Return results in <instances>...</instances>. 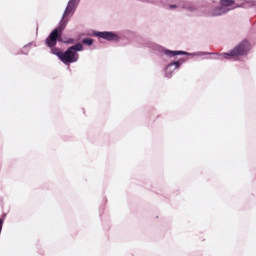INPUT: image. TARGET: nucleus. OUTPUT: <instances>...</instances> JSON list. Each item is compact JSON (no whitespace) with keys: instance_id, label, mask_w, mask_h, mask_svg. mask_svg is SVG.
Listing matches in <instances>:
<instances>
[{"instance_id":"1","label":"nucleus","mask_w":256,"mask_h":256,"mask_svg":"<svg viewBox=\"0 0 256 256\" xmlns=\"http://www.w3.org/2000/svg\"><path fill=\"white\" fill-rule=\"evenodd\" d=\"M77 5H79V0H69L62 16L61 25L54 29L45 41L47 47H55V45H57V41H61V33L63 29H65V26L69 21V17H72L73 13H75Z\"/></svg>"},{"instance_id":"2","label":"nucleus","mask_w":256,"mask_h":256,"mask_svg":"<svg viewBox=\"0 0 256 256\" xmlns=\"http://www.w3.org/2000/svg\"><path fill=\"white\" fill-rule=\"evenodd\" d=\"M77 51H83V44L78 43L73 45L68 48L66 52H57V57H59L60 61H62V63L65 65L75 63L79 59V54Z\"/></svg>"},{"instance_id":"3","label":"nucleus","mask_w":256,"mask_h":256,"mask_svg":"<svg viewBox=\"0 0 256 256\" xmlns=\"http://www.w3.org/2000/svg\"><path fill=\"white\" fill-rule=\"evenodd\" d=\"M251 51V42L248 40L241 41L236 47H234L229 53H223L222 56L225 59L229 57H243Z\"/></svg>"},{"instance_id":"4","label":"nucleus","mask_w":256,"mask_h":256,"mask_svg":"<svg viewBox=\"0 0 256 256\" xmlns=\"http://www.w3.org/2000/svg\"><path fill=\"white\" fill-rule=\"evenodd\" d=\"M96 36L101 39H106V41H117L119 39V37L113 32H97Z\"/></svg>"},{"instance_id":"5","label":"nucleus","mask_w":256,"mask_h":256,"mask_svg":"<svg viewBox=\"0 0 256 256\" xmlns=\"http://www.w3.org/2000/svg\"><path fill=\"white\" fill-rule=\"evenodd\" d=\"M220 5L225 9V7H232V9H237L235 6V0H220Z\"/></svg>"},{"instance_id":"6","label":"nucleus","mask_w":256,"mask_h":256,"mask_svg":"<svg viewBox=\"0 0 256 256\" xmlns=\"http://www.w3.org/2000/svg\"><path fill=\"white\" fill-rule=\"evenodd\" d=\"M229 10L225 9L223 6L215 8L212 12L213 17H219V15H225Z\"/></svg>"},{"instance_id":"7","label":"nucleus","mask_w":256,"mask_h":256,"mask_svg":"<svg viewBox=\"0 0 256 256\" xmlns=\"http://www.w3.org/2000/svg\"><path fill=\"white\" fill-rule=\"evenodd\" d=\"M165 54L170 55V57H176V55H187V52L167 50Z\"/></svg>"},{"instance_id":"8","label":"nucleus","mask_w":256,"mask_h":256,"mask_svg":"<svg viewBox=\"0 0 256 256\" xmlns=\"http://www.w3.org/2000/svg\"><path fill=\"white\" fill-rule=\"evenodd\" d=\"M175 67V69H179V67H181V62H179V61H176V62H172V63H170L168 66H167V70H169L170 69V67Z\"/></svg>"},{"instance_id":"9","label":"nucleus","mask_w":256,"mask_h":256,"mask_svg":"<svg viewBox=\"0 0 256 256\" xmlns=\"http://www.w3.org/2000/svg\"><path fill=\"white\" fill-rule=\"evenodd\" d=\"M82 43H83L84 45H93V39H91V38H84V39L82 40Z\"/></svg>"},{"instance_id":"10","label":"nucleus","mask_w":256,"mask_h":256,"mask_svg":"<svg viewBox=\"0 0 256 256\" xmlns=\"http://www.w3.org/2000/svg\"><path fill=\"white\" fill-rule=\"evenodd\" d=\"M52 53H53L54 55H57V53H62V52H61V50H59V49H57V48H53V49H52Z\"/></svg>"},{"instance_id":"11","label":"nucleus","mask_w":256,"mask_h":256,"mask_svg":"<svg viewBox=\"0 0 256 256\" xmlns=\"http://www.w3.org/2000/svg\"><path fill=\"white\" fill-rule=\"evenodd\" d=\"M2 229H3V219H0V233H1Z\"/></svg>"},{"instance_id":"12","label":"nucleus","mask_w":256,"mask_h":256,"mask_svg":"<svg viewBox=\"0 0 256 256\" xmlns=\"http://www.w3.org/2000/svg\"><path fill=\"white\" fill-rule=\"evenodd\" d=\"M169 9H177V5H169Z\"/></svg>"},{"instance_id":"13","label":"nucleus","mask_w":256,"mask_h":256,"mask_svg":"<svg viewBox=\"0 0 256 256\" xmlns=\"http://www.w3.org/2000/svg\"><path fill=\"white\" fill-rule=\"evenodd\" d=\"M69 43H73V40H71Z\"/></svg>"}]
</instances>
